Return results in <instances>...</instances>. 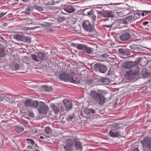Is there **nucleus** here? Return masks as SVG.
<instances>
[{"mask_svg": "<svg viewBox=\"0 0 151 151\" xmlns=\"http://www.w3.org/2000/svg\"><path fill=\"white\" fill-rule=\"evenodd\" d=\"M92 50L93 49L92 48L86 45L83 51L84 53L88 54L92 53Z\"/></svg>", "mask_w": 151, "mask_h": 151, "instance_id": "4be33fe9", "label": "nucleus"}, {"mask_svg": "<svg viewBox=\"0 0 151 151\" xmlns=\"http://www.w3.org/2000/svg\"><path fill=\"white\" fill-rule=\"evenodd\" d=\"M39 105V103L37 101H32L30 104V107L35 108H37Z\"/></svg>", "mask_w": 151, "mask_h": 151, "instance_id": "5701e85b", "label": "nucleus"}, {"mask_svg": "<svg viewBox=\"0 0 151 151\" xmlns=\"http://www.w3.org/2000/svg\"><path fill=\"white\" fill-rule=\"evenodd\" d=\"M124 19L127 22H128V23L129 24V23H131V20H132L133 17L132 16H128L124 18Z\"/></svg>", "mask_w": 151, "mask_h": 151, "instance_id": "7c9ffc66", "label": "nucleus"}, {"mask_svg": "<svg viewBox=\"0 0 151 151\" xmlns=\"http://www.w3.org/2000/svg\"><path fill=\"white\" fill-rule=\"evenodd\" d=\"M59 78L61 80L65 81H69L70 82L74 84H78L80 83L79 80H75L73 77H71L70 75L66 73H63L60 74L59 75Z\"/></svg>", "mask_w": 151, "mask_h": 151, "instance_id": "39448f33", "label": "nucleus"}, {"mask_svg": "<svg viewBox=\"0 0 151 151\" xmlns=\"http://www.w3.org/2000/svg\"><path fill=\"white\" fill-rule=\"evenodd\" d=\"M120 24H122L126 25H127L128 24V22H127L126 20H125L124 18L121 19Z\"/></svg>", "mask_w": 151, "mask_h": 151, "instance_id": "37998d69", "label": "nucleus"}, {"mask_svg": "<svg viewBox=\"0 0 151 151\" xmlns=\"http://www.w3.org/2000/svg\"><path fill=\"white\" fill-rule=\"evenodd\" d=\"M141 59V58L139 57L137 58L134 62H129L126 60L122 64V66L125 69H130L137 65Z\"/></svg>", "mask_w": 151, "mask_h": 151, "instance_id": "20e7f679", "label": "nucleus"}, {"mask_svg": "<svg viewBox=\"0 0 151 151\" xmlns=\"http://www.w3.org/2000/svg\"><path fill=\"white\" fill-rule=\"evenodd\" d=\"M113 131L111 130L109 132V134L110 137H118L122 136V134L120 132L117 131L115 132H114Z\"/></svg>", "mask_w": 151, "mask_h": 151, "instance_id": "2eb2a0df", "label": "nucleus"}, {"mask_svg": "<svg viewBox=\"0 0 151 151\" xmlns=\"http://www.w3.org/2000/svg\"><path fill=\"white\" fill-rule=\"evenodd\" d=\"M63 9L67 13H70L76 11L74 7L71 5H68L66 6H64L63 8Z\"/></svg>", "mask_w": 151, "mask_h": 151, "instance_id": "dca6fc26", "label": "nucleus"}, {"mask_svg": "<svg viewBox=\"0 0 151 151\" xmlns=\"http://www.w3.org/2000/svg\"><path fill=\"white\" fill-rule=\"evenodd\" d=\"M62 102L65 106L66 111H69L71 109L72 105L70 100L64 99L63 100Z\"/></svg>", "mask_w": 151, "mask_h": 151, "instance_id": "9d476101", "label": "nucleus"}, {"mask_svg": "<svg viewBox=\"0 0 151 151\" xmlns=\"http://www.w3.org/2000/svg\"><path fill=\"white\" fill-rule=\"evenodd\" d=\"M27 148H30L31 149L33 148V147L32 146H28L27 147Z\"/></svg>", "mask_w": 151, "mask_h": 151, "instance_id": "69168bd1", "label": "nucleus"}, {"mask_svg": "<svg viewBox=\"0 0 151 151\" xmlns=\"http://www.w3.org/2000/svg\"><path fill=\"white\" fill-rule=\"evenodd\" d=\"M14 67L15 68V70H18L20 66L18 64H16L14 65Z\"/></svg>", "mask_w": 151, "mask_h": 151, "instance_id": "49530a36", "label": "nucleus"}, {"mask_svg": "<svg viewBox=\"0 0 151 151\" xmlns=\"http://www.w3.org/2000/svg\"><path fill=\"white\" fill-rule=\"evenodd\" d=\"M83 112L86 115L89 116L92 114L96 113V111L93 109H89L85 108L83 111Z\"/></svg>", "mask_w": 151, "mask_h": 151, "instance_id": "f3484780", "label": "nucleus"}, {"mask_svg": "<svg viewBox=\"0 0 151 151\" xmlns=\"http://www.w3.org/2000/svg\"><path fill=\"white\" fill-rule=\"evenodd\" d=\"M4 97L3 94H0V101H4Z\"/></svg>", "mask_w": 151, "mask_h": 151, "instance_id": "8fccbe9b", "label": "nucleus"}, {"mask_svg": "<svg viewBox=\"0 0 151 151\" xmlns=\"http://www.w3.org/2000/svg\"><path fill=\"white\" fill-rule=\"evenodd\" d=\"M149 23V22L147 21H146L145 22L142 23V24L143 25H146L147 24Z\"/></svg>", "mask_w": 151, "mask_h": 151, "instance_id": "bf43d9fd", "label": "nucleus"}, {"mask_svg": "<svg viewBox=\"0 0 151 151\" xmlns=\"http://www.w3.org/2000/svg\"><path fill=\"white\" fill-rule=\"evenodd\" d=\"M102 78H99L98 79V81H99L100 82H102Z\"/></svg>", "mask_w": 151, "mask_h": 151, "instance_id": "e2e57ef3", "label": "nucleus"}, {"mask_svg": "<svg viewBox=\"0 0 151 151\" xmlns=\"http://www.w3.org/2000/svg\"><path fill=\"white\" fill-rule=\"evenodd\" d=\"M73 141L74 142V145L76 149L77 150H81L82 149L81 143L79 142L76 141V138H73Z\"/></svg>", "mask_w": 151, "mask_h": 151, "instance_id": "aec40b11", "label": "nucleus"}, {"mask_svg": "<svg viewBox=\"0 0 151 151\" xmlns=\"http://www.w3.org/2000/svg\"><path fill=\"white\" fill-rule=\"evenodd\" d=\"M114 23V22H111L109 24H104L102 25L103 27H105L109 28H111V27L112 25Z\"/></svg>", "mask_w": 151, "mask_h": 151, "instance_id": "72a5a7b5", "label": "nucleus"}, {"mask_svg": "<svg viewBox=\"0 0 151 151\" xmlns=\"http://www.w3.org/2000/svg\"><path fill=\"white\" fill-rule=\"evenodd\" d=\"M82 25L83 29L86 31L92 33H95L96 32V30L94 29V24H91L87 20L83 22Z\"/></svg>", "mask_w": 151, "mask_h": 151, "instance_id": "7ed1b4c3", "label": "nucleus"}, {"mask_svg": "<svg viewBox=\"0 0 151 151\" xmlns=\"http://www.w3.org/2000/svg\"><path fill=\"white\" fill-rule=\"evenodd\" d=\"M141 15V13H140L136 12L134 13V15L133 16V18L134 20H135L139 18Z\"/></svg>", "mask_w": 151, "mask_h": 151, "instance_id": "bb28decb", "label": "nucleus"}, {"mask_svg": "<svg viewBox=\"0 0 151 151\" xmlns=\"http://www.w3.org/2000/svg\"><path fill=\"white\" fill-rule=\"evenodd\" d=\"M24 130V128L22 127H18L16 129V131L18 133H21Z\"/></svg>", "mask_w": 151, "mask_h": 151, "instance_id": "e433bc0d", "label": "nucleus"}, {"mask_svg": "<svg viewBox=\"0 0 151 151\" xmlns=\"http://www.w3.org/2000/svg\"><path fill=\"white\" fill-rule=\"evenodd\" d=\"M90 96L92 101L100 106L103 105L106 100V99L103 94L94 90L91 91Z\"/></svg>", "mask_w": 151, "mask_h": 151, "instance_id": "f257e3e1", "label": "nucleus"}, {"mask_svg": "<svg viewBox=\"0 0 151 151\" xmlns=\"http://www.w3.org/2000/svg\"><path fill=\"white\" fill-rule=\"evenodd\" d=\"M40 139H44V137H43V136H40Z\"/></svg>", "mask_w": 151, "mask_h": 151, "instance_id": "338daca9", "label": "nucleus"}, {"mask_svg": "<svg viewBox=\"0 0 151 151\" xmlns=\"http://www.w3.org/2000/svg\"><path fill=\"white\" fill-rule=\"evenodd\" d=\"M58 107L60 108V111L62 112H63L65 111V109L64 107L61 104H58Z\"/></svg>", "mask_w": 151, "mask_h": 151, "instance_id": "79ce46f5", "label": "nucleus"}, {"mask_svg": "<svg viewBox=\"0 0 151 151\" xmlns=\"http://www.w3.org/2000/svg\"><path fill=\"white\" fill-rule=\"evenodd\" d=\"M73 142L71 139H68L66 142V145L64 146L65 151H72Z\"/></svg>", "mask_w": 151, "mask_h": 151, "instance_id": "1a4fd4ad", "label": "nucleus"}, {"mask_svg": "<svg viewBox=\"0 0 151 151\" xmlns=\"http://www.w3.org/2000/svg\"><path fill=\"white\" fill-rule=\"evenodd\" d=\"M139 72V68L135 67L134 70L127 71L125 74V77L127 80L131 81L135 78V76L137 75Z\"/></svg>", "mask_w": 151, "mask_h": 151, "instance_id": "f03ea898", "label": "nucleus"}, {"mask_svg": "<svg viewBox=\"0 0 151 151\" xmlns=\"http://www.w3.org/2000/svg\"><path fill=\"white\" fill-rule=\"evenodd\" d=\"M48 110V106L44 102H39L38 111L40 114H46L47 113Z\"/></svg>", "mask_w": 151, "mask_h": 151, "instance_id": "423d86ee", "label": "nucleus"}, {"mask_svg": "<svg viewBox=\"0 0 151 151\" xmlns=\"http://www.w3.org/2000/svg\"><path fill=\"white\" fill-rule=\"evenodd\" d=\"M10 100V98L8 97H4V101H9Z\"/></svg>", "mask_w": 151, "mask_h": 151, "instance_id": "603ef678", "label": "nucleus"}, {"mask_svg": "<svg viewBox=\"0 0 151 151\" xmlns=\"http://www.w3.org/2000/svg\"><path fill=\"white\" fill-rule=\"evenodd\" d=\"M31 101V99H26L24 102V105L27 107H30V104Z\"/></svg>", "mask_w": 151, "mask_h": 151, "instance_id": "2f4dec72", "label": "nucleus"}, {"mask_svg": "<svg viewBox=\"0 0 151 151\" xmlns=\"http://www.w3.org/2000/svg\"><path fill=\"white\" fill-rule=\"evenodd\" d=\"M33 9V8L31 6H29L26 8V11L28 14L30 13V11H32Z\"/></svg>", "mask_w": 151, "mask_h": 151, "instance_id": "ea45409f", "label": "nucleus"}, {"mask_svg": "<svg viewBox=\"0 0 151 151\" xmlns=\"http://www.w3.org/2000/svg\"><path fill=\"white\" fill-rule=\"evenodd\" d=\"M113 13L111 11H104V17H114L115 15L113 14Z\"/></svg>", "mask_w": 151, "mask_h": 151, "instance_id": "a211bd4d", "label": "nucleus"}, {"mask_svg": "<svg viewBox=\"0 0 151 151\" xmlns=\"http://www.w3.org/2000/svg\"><path fill=\"white\" fill-rule=\"evenodd\" d=\"M33 8L35 9L39 12H41L43 11V8L41 6H34Z\"/></svg>", "mask_w": 151, "mask_h": 151, "instance_id": "c9c22d12", "label": "nucleus"}, {"mask_svg": "<svg viewBox=\"0 0 151 151\" xmlns=\"http://www.w3.org/2000/svg\"><path fill=\"white\" fill-rule=\"evenodd\" d=\"M132 151H139V150L138 148L136 147L134 148Z\"/></svg>", "mask_w": 151, "mask_h": 151, "instance_id": "13d9d810", "label": "nucleus"}, {"mask_svg": "<svg viewBox=\"0 0 151 151\" xmlns=\"http://www.w3.org/2000/svg\"><path fill=\"white\" fill-rule=\"evenodd\" d=\"M130 38V34L129 32H125L121 34L119 38L121 40L125 41L129 39Z\"/></svg>", "mask_w": 151, "mask_h": 151, "instance_id": "f8f14e48", "label": "nucleus"}, {"mask_svg": "<svg viewBox=\"0 0 151 151\" xmlns=\"http://www.w3.org/2000/svg\"><path fill=\"white\" fill-rule=\"evenodd\" d=\"M101 5H102L101 4L96 5L99 6V7H96V9L99 8V9H101L102 8V6H101Z\"/></svg>", "mask_w": 151, "mask_h": 151, "instance_id": "052dcab7", "label": "nucleus"}, {"mask_svg": "<svg viewBox=\"0 0 151 151\" xmlns=\"http://www.w3.org/2000/svg\"><path fill=\"white\" fill-rule=\"evenodd\" d=\"M129 48L132 50H140L141 48L138 46L137 45H133L129 46Z\"/></svg>", "mask_w": 151, "mask_h": 151, "instance_id": "a878e982", "label": "nucleus"}, {"mask_svg": "<svg viewBox=\"0 0 151 151\" xmlns=\"http://www.w3.org/2000/svg\"><path fill=\"white\" fill-rule=\"evenodd\" d=\"M50 106L51 108L53 110L55 114H58L59 113L60 111L59 109V107L56 106L54 104H51Z\"/></svg>", "mask_w": 151, "mask_h": 151, "instance_id": "6ab92c4d", "label": "nucleus"}, {"mask_svg": "<svg viewBox=\"0 0 151 151\" xmlns=\"http://www.w3.org/2000/svg\"><path fill=\"white\" fill-rule=\"evenodd\" d=\"M39 27H31V30H32V29H35L36 28H38Z\"/></svg>", "mask_w": 151, "mask_h": 151, "instance_id": "680f3d73", "label": "nucleus"}, {"mask_svg": "<svg viewBox=\"0 0 151 151\" xmlns=\"http://www.w3.org/2000/svg\"><path fill=\"white\" fill-rule=\"evenodd\" d=\"M42 88L47 91H50L52 90V88L50 86H48L45 85L42 86Z\"/></svg>", "mask_w": 151, "mask_h": 151, "instance_id": "393cba45", "label": "nucleus"}, {"mask_svg": "<svg viewBox=\"0 0 151 151\" xmlns=\"http://www.w3.org/2000/svg\"><path fill=\"white\" fill-rule=\"evenodd\" d=\"M86 46V45L84 44H78L77 45V48L79 50H82L83 51Z\"/></svg>", "mask_w": 151, "mask_h": 151, "instance_id": "cd10ccee", "label": "nucleus"}, {"mask_svg": "<svg viewBox=\"0 0 151 151\" xmlns=\"http://www.w3.org/2000/svg\"><path fill=\"white\" fill-rule=\"evenodd\" d=\"M4 51V49L3 47L0 48V54L2 53Z\"/></svg>", "mask_w": 151, "mask_h": 151, "instance_id": "5fc2aeb1", "label": "nucleus"}, {"mask_svg": "<svg viewBox=\"0 0 151 151\" xmlns=\"http://www.w3.org/2000/svg\"><path fill=\"white\" fill-rule=\"evenodd\" d=\"M66 18L63 16H60L58 18V21L60 22H62L66 20Z\"/></svg>", "mask_w": 151, "mask_h": 151, "instance_id": "a19ab883", "label": "nucleus"}, {"mask_svg": "<svg viewBox=\"0 0 151 151\" xmlns=\"http://www.w3.org/2000/svg\"><path fill=\"white\" fill-rule=\"evenodd\" d=\"M74 115H69L68 116V118L70 119H72L74 118Z\"/></svg>", "mask_w": 151, "mask_h": 151, "instance_id": "4d7b16f0", "label": "nucleus"}, {"mask_svg": "<svg viewBox=\"0 0 151 151\" xmlns=\"http://www.w3.org/2000/svg\"><path fill=\"white\" fill-rule=\"evenodd\" d=\"M71 75H74V74H75V73H74V72H72V73H71Z\"/></svg>", "mask_w": 151, "mask_h": 151, "instance_id": "774afa93", "label": "nucleus"}, {"mask_svg": "<svg viewBox=\"0 0 151 151\" xmlns=\"http://www.w3.org/2000/svg\"><path fill=\"white\" fill-rule=\"evenodd\" d=\"M118 51L120 54L123 55L128 56L130 54V50L127 48H121L119 49Z\"/></svg>", "mask_w": 151, "mask_h": 151, "instance_id": "ddd939ff", "label": "nucleus"}, {"mask_svg": "<svg viewBox=\"0 0 151 151\" xmlns=\"http://www.w3.org/2000/svg\"><path fill=\"white\" fill-rule=\"evenodd\" d=\"M141 143L146 148H148L149 150L151 146V138L148 137H145L141 141Z\"/></svg>", "mask_w": 151, "mask_h": 151, "instance_id": "9b49d317", "label": "nucleus"}, {"mask_svg": "<svg viewBox=\"0 0 151 151\" xmlns=\"http://www.w3.org/2000/svg\"><path fill=\"white\" fill-rule=\"evenodd\" d=\"M91 19V23L94 24L96 20V15L93 14L89 17Z\"/></svg>", "mask_w": 151, "mask_h": 151, "instance_id": "473e14b6", "label": "nucleus"}, {"mask_svg": "<svg viewBox=\"0 0 151 151\" xmlns=\"http://www.w3.org/2000/svg\"><path fill=\"white\" fill-rule=\"evenodd\" d=\"M94 71H99L102 73H105L107 70V68L102 64L99 63H96L93 66Z\"/></svg>", "mask_w": 151, "mask_h": 151, "instance_id": "0eeeda50", "label": "nucleus"}, {"mask_svg": "<svg viewBox=\"0 0 151 151\" xmlns=\"http://www.w3.org/2000/svg\"><path fill=\"white\" fill-rule=\"evenodd\" d=\"M78 45V44H76V43H72L71 44V45L72 46H74L75 47H77V45Z\"/></svg>", "mask_w": 151, "mask_h": 151, "instance_id": "6e6d98bb", "label": "nucleus"}, {"mask_svg": "<svg viewBox=\"0 0 151 151\" xmlns=\"http://www.w3.org/2000/svg\"><path fill=\"white\" fill-rule=\"evenodd\" d=\"M143 12H145V16L146 15V14H148L150 13H151V11H143Z\"/></svg>", "mask_w": 151, "mask_h": 151, "instance_id": "09e8293b", "label": "nucleus"}, {"mask_svg": "<svg viewBox=\"0 0 151 151\" xmlns=\"http://www.w3.org/2000/svg\"><path fill=\"white\" fill-rule=\"evenodd\" d=\"M94 13V10L89 8L84 9L83 12V14L86 16L87 15L89 17L93 15Z\"/></svg>", "mask_w": 151, "mask_h": 151, "instance_id": "4468645a", "label": "nucleus"}, {"mask_svg": "<svg viewBox=\"0 0 151 151\" xmlns=\"http://www.w3.org/2000/svg\"><path fill=\"white\" fill-rule=\"evenodd\" d=\"M14 39L18 41H20L24 42L30 43L31 42V38L30 37H27L23 35L16 34L14 35Z\"/></svg>", "mask_w": 151, "mask_h": 151, "instance_id": "6e6552de", "label": "nucleus"}, {"mask_svg": "<svg viewBox=\"0 0 151 151\" xmlns=\"http://www.w3.org/2000/svg\"><path fill=\"white\" fill-rule=\"evenodd\" d=\"M142 13L141 14V15H142V17H143L145 15V12H143V11H142Z\"/></svg>", "mask_w": 151, "mask_h": 151, "instance_id": "0e129e2a", "label": "nucleus"}, {"mask_svg": "<svg viewBox=\"0 0 151 151\" xmlns=\"http://www.w3.org/2000/svg\"><path fill=\"white\" fill-rule=\"evenodd\" d=\"M102 82H106L107 81V79L105 78H102Z\"/></svg>", "mask_w": 151, "mask_h": 151, "instance_id": "864d4df0", "label": "nucleus"}, {"mask_svg": "<svg viewBox=\"0 0 151 151\" xmlns=\"http://www.w3.org/2000/svg\"><path fill=\"white\" fill-rule=\"evenodd\" d=\"M31 56L33 60L37 62L40 61L39 60L38 58L37 57V55L32 54Z\"/></svg>", "mask_w": 151, "mask_h": 151, "instance_id": "c85d7f7f", "label": "nucleus"}, {"mask_svg": "<svg viewBox=\"0 0 151 151\" xmlns=\"http://www.w3.org/2000/svg\"><path fill=\"white\" fill-rule=\"evenodd\" d=\"M131 10L130 8H125L123 12H125L124 14L125 15H127L130 13Z\"/></svg>", "mask_w": 151, "mask_h": 151, "instance_id": "f704fd0d", "label": "nucleus"}, {"mask_svg": "<svg viewBox=\"0 0 151 151\" xmlns=\"http://www.w3.org/2000/svg\"><path fill=\"white\" fill-rule=\"evenodd\" d=\"M26 140L27 141H30V142H31V144L32 145H34L35 144V142L32 139L27 138L26 139Z\"/></svg>", "mask_w": 151, "mask_h": 151, "instance_id": "a18cd8bd", "label": "nucleus"}, {"mask_svg": "<svg viewBox=\"0 0 151 151\" xmlns=\"http://www.w3.org/2000/svg\"><path fill=\"white\" fill-rule=\"evenodd\" d=\"M28 116L32 118H33L34 117V114L33 112L32 111H30L28 113Z\"/></svg>", "mask_w": 151, "mask_h": 151, "instance_id": "c03bdc74", "label": "nucleus"}, {"mask_svg": "<svg viewBox=\"0 0 151 151\" xmlns=\"http://www.w3.org/2000/svg\"><path fill=\"white\" fill-rule=\"evenodd\" d=\"M111 126V130L113 131L117 130L120 128L119 125L117 123H113Z\"/></svg>", "mask_w": 151, "mask_h": 151, "instance_id": "412c9836", "label": "nucleus"}, {"mask_svg": "<svg viewBox=\"0 0 151 151\" xmlns=\"http://www.w3.org/2000/svg\"><path fill=\"white\" fill-rule=\"evenodd\" d=\"M51 25V24L46 22H44L43 24H40V25L43 27H46Z\"/></svg>", "mask_w": 151, "mask_h": 151, "instance_id": "58836bf2", "label": "nucleus"}, {"mask_svg": "<svg viewBox=\"0 0 151 151\" xmlns=\"http://www.w3.org/2000/svg\"><path fill=\"white\" fill-rule=\"evenodd\" d=\"M101 56L102 57H104V58H107L109 56L107 54L104 53V54H102Z\"/></svg>", "mask_w": 151, "mask_h": 151, "instance_id": "3c124183", "label": "nucleus"}, {"mask_svg": "<svg viewBox=\"0 0 151 151\" xmlns=\"http://www.w3.org/2000/svg\"><path fill=\"white\" fill-rule=\"evenodd\" d=\"M7 13V12L4 13V12H1L0 14V19H1L4 15Z\"/></svg>", "mask_w": 151, "mask_h": 151, "instance_id": "de8ad7c7", "label": "nucleus"}, {"mask_svg": "<svg viewBox=\"0 0 151 151\" xmlns=\"http://www.w3.org/2000/svg\"><path fill=\"white\" fill-rule=\"evenodd\" d=\"M45 133L48 134L51 132V130L50 127H47L45 128Z\"/></svg>", "mask_w": 151, "mask_h": 151, "instance_id": "4c0bfd02", "label": "nucleus"}, {"mask_svg": "<svg viewBox=\"0 0 151 151\" xmlns=\"http://www.w3.org/2000/svg\"><path fill=\"white\" fill-rule=\"evenodd\" d=\"M104 11H98L97 12V17L101 18L104 17Z\"/></svg>", "mask_w": 151, "mask_h": 151, "instance_id": "c756f323", "label": "nucleus"}, {"mask_svg": "<svg viewBox=\"0 0 151 151\" xmlns=\"http://www.w3.org/2000/svg\"><path fill=\"white\" fill-rule=\"evenodd\" d=\"M37 57L40 60H43L45 58L46 56L44 53L41 52H38L37 54Z\"/></svg>", "mask_w": 151, "mask_h": 151, "instance_id": "b1692460", "label": "nucleus"}]
</instances>
